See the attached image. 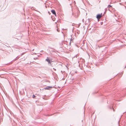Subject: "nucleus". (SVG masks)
Wrapping results in <instances>:
<instances>
[{
  "label": "nucleus",
  "instance_id": "6e6552de",
  "mask_svg": "<svg viewBox=\"0 0 126 126\" xmlns=\"http://www.w3.org/2000/svg\"><path fill=\"white\" fill-rule=\"evenodd\" d=\"M24 54V53H23L21 55V56H22Z\"/></svg>",
  "mask_w": 126,
  "mask_h": 126
},
{
  "label": "nucleus",
  "instance_id": "423d86ee",
  "mask_svg": "<svg viewBox=\"0 0 126 126\" xmlns=\"http://www.w3.org/2000/svg\"><path fill=\"white\" fill-rule=\"evenodd\" d=\"M18 56L16 57V58H15V60H17L18 59Z\"/></svg>",
  "mask_w": 126,
  "mask_h": 126
},
{
  "label": "nucleus",
  "instance_id": "9d476101",
  "mask_svg": "<svg viewBox=\"0 0 126 126\" xmlns=\"http://www.w3.org/2000/svg\"><path fill=\"white\" fill-rule=\"evenodd\" d=\"M57 31H58V32H59V30H58V29H57Z\"/></svg>",
  "mask_w": 126,
  "mask_h": 126
},
{
  "label": "nucleus",
  "instance_id": "0eeeda50",
  "mask_svg": "<svg viewBox=\"0 0 126 126\" xmlns=\"http://www.w3.org/2000/svg\"><path fill=\"white\" fill-rule=\"evenodd\" d=\"M35 97V96L34 95H33L32 96V97L33 98H34Z\"/></svg>",
  "mask_w": 126,
  "mask_h": 126
},
{
  "label": "nucleus",
  "instance_id": "f03ea898",
  "mask_svg": "<svg viewBox=\"0 0 126 126\" xmlns=\"http://www.w3.org/2000/svg\"><path fill=\"white\" fill-rule=\"evenodd\" d=\"M52 88V87L47 86L46 87L44 88V89L46 90H49Z\"/></svg>",
  "mask_w": 126,
  "mask_h": 126
},
{
  "label": "nucleus",
  "instance_id": "39448f33",
  "mask_svg": "<svg viewBox=\"0 0 126 126\" xmlns=\"http://www.w3.org/2000/svg\"><path fill=\"white\" fill-rule=\"evenodd\" d=\"M111 7V6L110 5H108V7L109 8H110Z\"/></svg>",
  "mask_w": 126,
  "mask_h": 126
},
{
  "label": "nucleus",
  "instance_id": "1a4fd4ad",
  "mask_svg": "<svg viewBox=\"0 0 126 126\" xmlns=\"http://www.w3.org/2000/svg\"><path fill=\"white\" fill-rule=\"evenodd\" d=\"M53 69L54 70H55V71H56V69H55L54 68H53Z\"/></svg>",
  "mask_w": 126,
  "mask_h": 126
},
{
  "label": "nucleus",
  "instance_id": "20e7f679",
  "mask_svg": "<svg viewBox=\"0 0 126 126\" xmlns=\"http://www.w3.org/2000/svg\"><path fill=\"white\" fill-rule=\"evenodd\" d=\"M47 58H48L47 57ZM46 60L48 62V63H51V62H50V61L48 58H47V59H46Z\"/></svg>",
  "mask_w": 126,
  "mask_h": 126
},
{
  "label": "nucleus",
  "instance_id": "7ed1b4c3",
  "mask_svg": "<svg viewBox=\"0 0 126 126\" xmlns=\"http://www.w3.org/2000/svg\"><path fill=\"white\" fill-rule=\"evenodd\" d=\"M51 12L54 15H55L56 16V14L55 12V11L54 10H51Z\"/></svg>",
  "mask_w": 126,
  "mask_h": 126
},
{
  "label": "nucleus",
  "instance_id": "f8f14e48",
  "mask_svg": "<svg viewBox=\"0 0 126 126\" xmlns=\"http://www.w3.org/2000/svg\"><path fill=\"white\" fill-rule=\"evenodd\" d=\"M61 72H62V71H61Z\"/></svg>",
  "mask_w": 126,
  "mask_h": 126
},
{
  "label": "nucleus",
  "instance_id": "ddd939ff",
  "mask_svg": "<svg viewBox=\"0 0 126 126\" xmlns=\"http://www.w3.org/2000/svg\"><path fill=\"white\" fill-rule=\"evenodd\" d=\"M70 44H71V42H70Z\"/></svg>",
  "mask_w": 126,
  "mask_h": 126
},
{
  "label": "nucleus",
  "instance_id": "f257e3e1",
  "mask_svg": "<svg viewBox=\"0 0 126 126\" xmlns=\"http://www.w3.org/2000/svg\"><path fill=\"white\" fill-rule=\"evenodd\" d=\"M102 15L101 14H98L97 15L96 17L98 19H100L101 17H102Z\"/></svg>",
  "mask_w": 126,
  "mask_h": 126
},
{
  "label": "nucleus",
  "instance_id": "9b49d317",
  "mask_svg": "<svg viewBox=\"0 0 126 126\" xmlns=\"http://www.w3.org/2000/svg\"><path fill=\"white\" fill-rule=\"evenodd\" d=\"M77 57V55H76L75 57Z\"/></svg>",
  "mask_w": 126,
  "mask_h": 126
}]
</instances>
